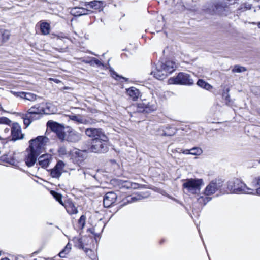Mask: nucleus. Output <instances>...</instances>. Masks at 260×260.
Returning <instances> with one entry per match:
<instances>
[{
	"label": "nucleus",
	"mask_w": 260,
	"mask_h": 260,
	"mask_svg": "<svg viewBox=\"0 0 260 260\" xmlns=\"http://www.w3.org/2000/svg\"><path fill=\"white\" fill-rule=\"evenodd\" d=\"M176 68V66L175 62L168 60L165 63H157L155 69L151 72V74L158 80H163L174 72Z\"/></svg>",
	"instance_id": "obj_1"
},
{
	"label": "nucleus",
	"mask_w": 260,
	"mask_h": 260,
	"mask_svg": "<svg viewBox=\"0 0 260 260\" xmlns=\"http://www.w3.org/2000/svg\"><path fill=\"white\" fill-rule=\"evenodd\" d=\"M228 189L231 193L256 194L255 189L248 187L245 183L238 179H234L229 181Z\"/></svg>",
	"instance_id": "obj_2"
},
{
	"label": "nucleus",
	"mask_w": 260,
	"mask_h": 260,
	"mask_svg": "<svg viewBox=\"0 0 260 260\" xmlns=\"http://www.w3.org/2000/svg\"><path fill=\"white\" fill-rule=\"evenodd\" d=\"M49 143L48 138L44 136H39L29 141V148L32 152L40 155L45 150V147Z\"/></svg>",
	"instance_id": "obj_3"
},
{
	"label": "nucleus",
	"mask_w": 260,
	"mask_h": 260,
	"mask_svg": "<svg viewBox=\"0 0 260 260\" xmlns=\"http://www.w3.org/2000/svg\"><path fill=\"white\" fill-rule=\"evenodd\" d=\"M203 180L202 179H188L184 181L183 187L189 193L196 194L200 191Z\"/></svg>",
	"instance_id": "obj_4"
},
{
	"label": "nucleus",
	"mask_w": 260,
	"mask_h": 260,
	"mask_svg": "<svg viewBox=\"0 0 260 260\" xmlns=\"http://www.w3.org/2000/svg\"><path fill=\"white\" fill-rule=\"evenodd\" d=\"M11 121L5 117H0V139L6 140L11 136Z\"/></svg>",
	"instance_id": "obj_5"
},
{
	"label": "nucleus",
	"mask_w": 260,
	"mask_h": 260,
	"mask_svg": "<svg viewBox=\"0 0 260 260\" xmlns=\"http://www.w3.org/2000/svg\"><path fill=\"white\" fill-rule=\"evenodd\" d=\"M168 83L170 84L190 85L193 84V80L188 74L179 73L176 77L170 78Z\"/></svg>",
	"instance_id": "obj_6"
},
{
	"label": "nucleus",
	"mask_w": 260,
	"mask_h": 260,
	"mask_svg": "<svg viewBox=\"0 0 260 260\" xmlns=\"http://www.w3.org/2000/svg\"><path fill=\"white\" fill-rule=\"evenodd\" d=\"M223 182L220 180L215 179L211 181L204 190L205 196H211L214 194L222 186Z\"/></svg>",
	"instance_id": "obj_7"
},
{
	"label": "nucleus",
	"mask_w": 260,
	"mask_h": 260,
	"mask_svg": "<svg viewBox=\"0 0 260 260\" xmlns=\"http://www.w3.org/2000/svg\"><path fill=\"white\" fill-rule=\"evenodd\" d=\"M64 138L61 140H66L71 142H76L81 139L82 135L78 132L73 129L71 127H67L66 132L64 133Z\"/></svg>",
	"instance_id": "obj_8"
},
{
	"label": "nucleus",
	"mask_w": 260,
	"mask_h": 260,
	"mask_svg": "<svg viewBox=\"0 0 260 260\" xmlns=\"http://www.w3.org/2000/svg\"><path fill=\"white\" fill-rule=\"evenodd\" d=\"M85 134L89 137L93 138V140L100 139L104 141H107V137L100 128H87L85 130Z\"/></svg>",
	"instance_id": "obj_9"
},
{
	"label": "nucleus",
	"mask_w": 260,
	"mask_h": 260,
	"mask_svg": "<svg viewBox=\"0 0 260 260\" xmlns=\"http://www.w3.org/2000/svg\"><path fill=\"white\" fill-rule=\"evenodd\" d=\"M107 141H104L102 140H93L92 145L90 147V151L95 153L104 152L107 151Z\"/></svg>",
	"instance_id": "obj_10"
},
{
	"label": "nucleus",
	"mask_w": 260,
	"mask_h": 260,
	"mask_svg": "<svg viewBox=\"0 0 260 260\" xmlns=\"http://www.w3.org/2000/svg\"><path fill=\"white\" fill-rule=\"evenodd\" d=\"M47 125L56 133L59 139L64 138L63 127L61 125L52 121H49L47 123Z\"/></svg>",
	"instance_id": "obj_11"
},
{
	"label": "nucleus",
	"mask_w": 260,
	"mask_h": 260,
	"mask_svg": "<svg viewBox=\"0 0 260 260\" xmlns=\"http://www.w3.org/2000/svg\"><path fill=\"white\" fill-rule=\"evenodd\" d=\"M91 239L86 236L77 237L73 238V241L75 247L84 250L88 245Z\"/></svg>",
	"instance_id": "obj_12"
},
{
	"label": "nucleus",
	"mask_w": 260,
	"mask_h": 260,
	"mask_svg": "<svg viewBox=\"0 0 260 260\" xmlns=\"http://www.w3.org/2000/svg\"><path fill=\"white\" fill-rule=\"evenodd\" d=\"M64 166L65 164L63 161H58L55 167L51 170V176L53 178H59L63 172Z\"/></svg>",
	"instance_id": "obj_13"
},
{
	"label": "nucleus",
	"mask_w": 260,
	"mask_h": 260,
	"mask_svg": "<svg viewBox=\"0 0 260 260\" xmlns=\"http://www.w3.org/2000/svg\"><path fill=\"white\" fill-rule=\"evenodd\" d=\"M118 184L121 188L126 189H136L140 188H142L144 186V185L139 184L137 183H134L127 180H120L118 181Z\"/></svg>",
	"instance_id": "obj_14"
},
{
	"label": "nucleus",
	"mask_w": 260,
	"mask_h": 260,
	"mask_svg": "<svg viewBox=\"0 0 260 260\" xmlns=\"http://www.w3.org/2000/svg\"><path fill=\"white\" fill-rule=\"evenodd\" d=\"M117 197L116 194L113 192L107 193L103 200L104 207L107 208L110 207L116 201Z\"/></svg>",
	"instance_id": "obj_15"
},
{
	"label": "nucleus",
	"mask_w": 260,
	"mask_h": 260,
	"mask_svg": "<svg viewBox=\"0 0 260 260\" xmlns=\"http://www.w3.org/2000/svg\"><path fill=\"white\" fill-rule=\"evenodd\" d=\"M11 136H12L13 140H17L23 138V135L21 133V128L18 124H15L11 126Z\"/></svg>",
	"instance_id": "obj_16"
},
{
	"label": "nucleus",
	"mask_w": 260,
	"mask_h": 260,
	"mask_svg": "<svg viewBox=\"0 0 260 260\" xmlns=\"http://www.w3.org/2000/svg\"><path fill=\"white\" fill-rule=\"evenodd\" d=\"M44 108L41 107L39 104L35 105L29 108L27 111V114H29L34 117L38 116V119L40 118V115L44 113Z\"/></svg>",
	"instance_id": "obj_17"
},
{
	"label": "nucleus",
	"mask_w": 260,
	"mask_h": 260,
	"mask_svg": "<svg viewBox=\"0 0 260 260\" xmlns=\"http://www.w3.org/2000/svg\"><path fill=\"white\" fill-rule=\"evenodd\" d=\"M11 92L17 97H20L28 101H35L36 99V95L28 92H15L11 91Z\"/></svg>",
	"instance_id": "obj_18"
},
{
	"label": "nucleus",
	"mask_w": 260,
	"mask_h": 260,
	"mask_svg": "<svg viewBox=\"0 0 260 260\" xmlns=\"http://www.w3.org/2000/svg\"><path fill=\"white\" fill-rule=\"evenodd\" d=\"M39 155L36 154L35 152H32L29 150V152L26 156L25 161L28 167L34 166L37 161V158Z\"/></svg>",
	"instance_id": "obj_19"
},
{
	"label": "nucleus",
	"mask_w": 260,
	"mask_h": 260,
	"mask_svg": "<svg viewBox=\"0 0 260 260\" xmlns=\"http://www.w3.org/2000/svg\"><path fill=\"white\" fill-rule=\"evenodd\" d=\"M51 157V155L48 154H44L40 156L38 158L39 165L42 168H47L50 162Z\"/></svg>",
	"instance_id": "obj_20"
},
{
	"label": "nucleus",
	"mask_w": 260,
	"mask_h": 260,
	"mask_svg": "<svg viewBox=\"0 0 260 260\" xmlns=\"http://www.w3.org/2000/svg\"><path fill=\"white\" fill-rule=\"evenodd\" d=\"M215 9L213 10V12H210L212 14L218 13L220 15L223 14L224 11L226 10L227 6L226 4L221 2H216L214 4Z\"/></svg>",
	"instance_id": "obj_21"
},
{
	"label": "nucleus",
	"mask_w": 260,
	"mask_h": 260,
	"mask_svg": "<svg viewBox=\"0 0 260 260\" xmlns=\"http://www.w3.org/2000/svg\"><path fill=\"white\" fill-rule=\"evenodd\" d=\"M195 198L198 203L202 206L205 205L212 199L209 197V196H205L204 194V192L202 193L199 194L198 193L196 194Z\"/></svg>",
	"instance_id": "obj_22"
},
{
	"label": "nucleus",
	"mask_w": 260,
	"mask_h": 260,
	"mask_svg": "<svg viewBox=\"0 0 260 260\" xmlns=\"http://www.w3.org/2000/svg\"><path fill=\"white\" fill-rule=\"evenodd\" d=\"M63 206L65 207L67 212L71 215L76 214L78 212L77 208L71 202H68Z\"/></svg>",
	"instance_id": "obj_23"
},
{
	"label": "nucleus",
	"mask_w": 260,
	"mask_h": 260,
	"mask_svg": "<svg viewBox=\"0 0 260 260\" xmlns=\"http://www.w3.org/2000/svg\"><path fill=\"white\" fill-rule=\"evenodd\" d=\"M127 94L132 99L136 101L140 96V92L136 88L132 87L127 90Z\"/></svg>",
	"instance_id": "obj_24"
},
{
	"label": "nucleus",
	"mask_w": 260,
	"mask_h": 260,
	"mask_svg": "<svg viewBox=\"0 0 260 260\" xmlns=\"http://www.w3.org/2000/svg\"><path fill=\"white\" fill-rule=\"evenodd\" d=\"M39 25L42 34L47 35L50 33V26L48 23L44 21H40Z\"/></svg>",
	"instance_id": "obj_25"
},
{
	"label": "nucleus",
	"mask_w": 260,
	"mask_h": 260,
	"mask_svg": "<svg viewBox=\"0 0 260 260\" xmlns=\"http://www.w3.org/2000/svg\"><path fill=\"white\" fill-rule=\"evenodd\" d=\"M75 159L77 162L80 163L86 158V153L80 150H76L75 152Z\"/></svg>",
	"instance_id": "obj_26"
},
{
	"label": "nucleus",
	"mask_w": 260,
	"mask_h": 260,
	"mask_svg": "<svg viewBox=\"0 0 260 260\" xmlns=\"http://www.w3.org/2000/svg\"><path fill=\"white\" fill-rule=\"evenodd\" d=\"M22 117L23 119L24 123L26 126V127L30 125L32 120L38 119V116L37 117H34L32 116L27 113L23 114Z\"/></svg>",
	"instance_id": "obj_27"
},
{
	"label": "nucleus",
	"mask_w": 260,
	"mask_h": 260,
	"mask_svg": "<svg viewBox=\"0 0 260 260\" xmlns=\"http://www.w3.org/2000/svg\"><path fill=\"white\" fill-rule=\"evenodd\" d=\"M56 111V107L51 103H47L44 113H54Z\"/></svg>",
	"instance_id": "obj_28"
},
{
	"label": "nucleus",
	"mask_w": 260,
	"mask_h": 260,
	"mask_svg": "<svg viewBox=\"0 0 260 260\" xmlns=\"http://www.w3.org/2000/svg\"><path fill=\"white\" fill-rule=\"evenodd\" d=\"M197 85L206 90H210L212 88V86L209 83L206 82L202 79H199L197 82Z\"/></svg>",
	"instance_id": "obj_29"
},
{
	"label": "nucleus",
	"mask_w": 260,
	"mask_h": 260,
	"mask_svg": "<svg viewBox=\"0 0 260 260\" xmlns=\"http://www.w3.org/2000/svg\"><path fill=\"white\" fill-rule=\"evenodd\" d=\"M72 248V245L68 243L64 248L59 253V256L60 257H65L66 255L68 254L71 251Z\"/></svg>",
	"instance_id": "obj_30"
},
{
	"label": "nucleus",
	"mask_w": 260,
	"mask_h": 260,
	"mask_svg": "<svg viewBox=\"0 0 260 260\" xmlns=\"http://www.w3.org/2000/svg\"><path fill=\"white\" fill-rule=\"evenodd\" d=\"M89 5L95 10H101L103 7V3L101 1H92L89 3Z\"/></svg>",
	"instance_id": "obj_31"
},
{
	"label": "nucleus",
	"mask_w": 260,
	"mask_h": 260,
	"mask_svg": "<svg viewBox=\"0 0 260 260\" xmlns=\"http://www.w3.org/2000/svg\"><path fill=\"white\" fill-rule=\"evenodd\" d=\"M87 255L92 259L95 260L96 258V254L94 251L88 247L85 248L83 250Z\"/></svg>",
	"instance_id": "obj_32"
},
{
	"label": "nucleus",
	"mask_w": 260,
	"mask_h": 260,
	"mask_svg": "<svg viewBox=\"0 0 260 260\" xmlns=\"http://www.w3.org/2000/svg\"><path fill=\"white\" fill-rule=\"evenodd\" d=\"M258 186H260V177L254 180L252 184V186L253 188H256ZM255 192L256 194L260 196V187L258 188L255 189Z\"/></svg>",
	"instance_id": "obj_33"
},
{
	"label": "nucleus",
	"mask_w": 260,
	"mask_h": 260,
	"mask_svg": "<svg viewBox=\"0 0 260 260\" xmlns=\"http://www.w3.org/2000/svg\"><path fill=\"white\" fill-rule=\"evenodd\" d=\"M77 172H78V174H79V175H84L85 179H86L87 175H89L90 176H92L94 178H95V175H93L87 169L85 170L84 169H80L78 170Z\"/></svg>",
	"instance_id": "obj_34"
},
{
	"label": "nucleus",
	"mask_w": 260,
	"mask_h": 260,
	"mask_svg": "<svg viewBox=\"0 0 260 260\" xmlns=\"http://www.w3.org/2000/svg\"><path fill=\"white\" fill-rule=\"evenodd\" d=\"M50 193L56 201H57L61 205H64V204L62 201V196L61 194L58 193L54 191H51Z\"/></svg>",
	"instance_id": "obj_35"
},
{
	"label": "nucleus",
	"mask_w": 260,
	"mask_h": 260,
	"mask_svg": "<svg viewBox=\"0 0 260 260\" xmlns=\"http://www.w3.org/2000/svg\"><path fill=\"white\" fill-rule=\"evenodd\" d=\"M203 153L202 149L200 147H194L190 149V155L199 156Z\"/></svg>",
	"instance_id": "obj_36"
},
{
	"label": "nucleus",
	"mask_w": 260,
	"mask_h": 260,
	"mask_svg": "<svg viewBox=\"0 0 260 260\" xmlns=\"http://www.w3.org/2000/svg\"><path fill=\"white\" fill-rule=\"evenodd\" d=\"M145 197L141 194H137L134 197H131L129 199L127 200L128 203H133L136 201L141 200Z\"/></svg>",
	"instance_id": "obj_37"
},
{
	"label": "nucleus",
	"mask_w": 260,
	"mask_h": 260,
	"mask_svg": "<svg viewBox=\"0 0 260 260\" xmlns=\"http://www.w3.org/2000/svg\"><path fill=\"white\" fill-rule=\"evenodd\" d=\"M86 217L84 215H82L80 217V219L78 220V227L79 229H82L84 228V227L85 226V222H86Z\"/></svg>",
	"instance_id": "obj_38"
},
{
	"label": "nucleus",
	"mask_w": 260,
	"mask_h": 260,
	"mask_svg": "<svg viewBox=\"0 0 260 260\" xmlns=\"http://www.w3.org/2000/svg\"><path fill=\"white\" fill-rule=\"evenodd\" d=\"M157 108V106L155 103H148L146 107L145 110L147 112H151L155 111Z\"/></svg>",
	"instance_id": "obj_39"
},
{
	"label": "nucleus",
	"mask_w": 260,
	"mask_h": 260,
	"mask_svg": "<svg viewBox=\"0 0 260 260\" xmlns=\"http://www.w3.org/2000/svg\"><path fill=\"white\" fill-rule=\"evenodd\" d=\"M246 71V69L245 67L238 65L235 66L232 69V72L233 73H241Z\"/></svg>",
	"instance_id": "obj_40"
},
{
	"label": "nucleus",
	"mask_w": 260,
	"mask_h": 260,
	"mask_svg": "<svg viewBox=\"0 0 260 260\" xmlns=\"http://www.w3.org/2000/svg\"><path fill=\"white\" fill-rule=\"evenodd\" d=\"M58 153L60 156H65L69 154V151L65 147H61L58 149Z\"/></svg>",
	"instance_id": "obj_41"
},
{
	"label": "nucleus",
	"mask_w": 260,
	"mask_h": 260,
	"mask_svg": "<svg viewBox=\"0 0 260 260\" xmlns=\"http://www.w3.org/2000/svg\"><path fill=\"white\" fill-rule=\"evenodd\" d=\"M10 36V34L8 30H4L2 34L3 41H7V40H8L9 39Z\"/></svg>",
	"instance_id": "obj_42"
},
{
	"label": "nucleus",
	"mask_w": 260,
	"mask_h": 260,
	"mask_svg": "<svg viewBox=\"0 0 260 260\" xmlns=\"http://www.w3.org/2000/svg\"><path fill=\"white\" fill-rule=\"evenodd\" d=\"M70 118L73 121H77L80 123L83 122V119L80 116L72 115L70 116Z\"/></svg>",
	"instance_id": "obj_43"
},
{
	"label": "nucleus",
	"mask_w": 260,
	"mask_h": 260,
	"mask_svg": "<svg viewBox=\"0 0 260 260\" xmlns=\"http://www.w3.org/2000/svg\"><path fill=\"white\" fill-rule=\"evenodd\" d=\"M75 9H77L78 11L77 12L78 13L77 15H82L87 14L85 11H87V10H85V9L83 8H75Z\"/></svg>",
	"instance_id": "obj_44"
},
{
	"label": "nucleus",
	"mask_w": 260,
	"mask_h": 260,
	"mask_svg": "<svg viewBox=\"0 0 260 260\" xmlns=\"http://www.w3.org/2000/svg\"><path fill=\"white\" fill-rule=\"evenodd\" d=\"M91 61L99 66H103L102 62L96 58H93Z\"/></svg>",
	"instance_id": "obj_45"
},
{
	"label": "nucleus",
	"mask_w": 260,
	"mask_h": 260,
	"mask_svg": "<svg viewBox=\"0 0 260 260\" xmlns=\"http://www.w3.org/2000/svg\"><path fill=\"white\" fill-rule=\"evenodd\" d=\"M182 153L185 154H190V149H185L182 150Z\"/></svg>",
	"instance_id": "obj_46"
},
{
	"label": "nucleus",
	"mask_w": 260,
	"mask_h": 260,
	"mask_svg": "<svg viewBox=\"0 0 260 260\" xmlns=\"http://www.w3.org/2000/svg\"><path fill=\"white\" fill-rule=\"evenodd\" d=\"M113 75H115L117 77H120L119 76H118L116 73H113ZM121 78V77H120ZM122 79H125L124 77H121Z\"/></svg>",
	"instance_id": "obj_47"
},
{
	"label": "nucleus",
	"mask_w": 260,
	"mask_h": 260,
	"mask_svg": "<svg viewBox=\"0 0 260 260\" xmlns=\"http://www.w3.org/2000/svg\"><path fill=\"white\" fill-rule=\"evenodd\" d=\"M50 80H53L54 82H55L56 83H58L59 80H57V79H50Z\"/></svg>",
	"instance_id": "obj_48"
},
{
	"label": "nucleus",
	"mask_w": 260,
	"mask_h": 260,
	"mask_svg": "<svg viewBox=\"0 0 260 260\" xmlns=\"http://www.w3.org/2000/svg\"><path fill=\"white\" fill-rule=\"evenodd\" d=\"M256 24H257L258 28L260 29V22L257 23Z\"/></svg>",
	"instance_id": "obj_49"
},
{
	"label": "nucleus",
	"mask_w": 260,
	"mask_h": 260,
	"mask_svg": "<svg viewBox=\"0 0 260 260\" xmlns=\"http://www.w3.org/2000/svg\"><path fill=\"white\" fill-rule=\"evenodd\" d=\"M1 260H10V259L8 258H4L1 259Z\"/></svg>",
	"instance_id": "obj_50"
},
{
	"label": "nucleus",
	"mask_w": 260,
	"mask_h": 260,
	"mask_svg": "<svg viewBox=\"0 0 260 260\" xmlns=\"http://www.w3.org/2000/svg\"><path fill=\"white\" fill-rule=\"evenodd\" d=\"M2 108H3V107H2V104L0 103V109H2Z\"/></svg>",
	"instance_id": "obj_51"
},
{
	"label": "nucleus",
	"mask_w": 260,
	"mask_h": 260,
	"mask_svg": "<svg viewBox=\"0 0 260 260\" xmlns=\"http://www.w3.org/2000/svg\"><path fill=\"white\" fill-rule=\"evenodd\" d=\"M162 135H164V136H166V134L165 133H163V134H162Z\"/></svg>",
	"instance_id": "obj_52"
},
{
	"label": "nucleus",
	"mask_w": 260,
	"mask_h": 260,
	"mask_svg": "<svg viewBox=\"0 0 260 260\" xmlns=\"http://www.w3.org/2000/svg\"><path fill=\"white\" fill-rule=\"evenodd\" d=\"M251 24H255L256 23L255 22H252Z\"/></svg>",
	"instance_id": "obj_53"
}]
</instances>
